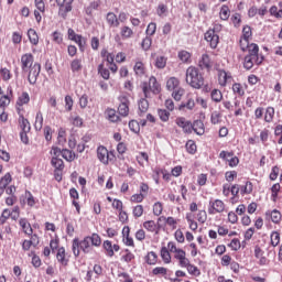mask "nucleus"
<instances>
[{
	"mask_svg": "<svg viewBox=\"0 0 282 282\" xmlns=\"http://www.w3.org/2000/svg\"><path fill=\"white\" fill-rule=\"evenodd\" d=\"M185 80L189 87H193V89H202V87H204V75H202L199 68L195 66H189L186 69Z\"/></svg>",
	"mask_w": 282,
	"mask_h": 282,
	"instance_id": "nucleus-1",
	"label": "nucleus"
},
{
	"mask_svg": "<svg viewBox=\"0 0 282 282\" xmlns=\"http://www.w3.org/2000/svg\"><path fill=\"white\" fill-rule=\"evenodd\" d=\"M91 239L89 236H86L82 241L78 238L73 240L72 250L74 257H80V250L84 254H89L91 252Z\"/></svg>",
	"mask_w": 282,
	"mask_h": 282,
	"instance_id": "nucleus-2",
	"label": "nucleus"
},
{
	"mask_svg": "<svg viewBox=\"0 0 282 282\" xmlns=\"http://www.w3.org/2000/svg\"><path fill=\"white\" fill-rule=\"evenodd\" d=\"M142 91L145 98H151V94H153L154 96H158V94H160L161 91V87H160V83H158V78H155L154 76H151L148 83L147 82L143 83Z\"/></svg>",
	"mask_w": 282,
	"mask_h": 282,
	"instance_id": "nucleus-3",
	"label": "nucleus"
},
{
	"mask_svg": "<svg viewBox=\"0 0 282 282\" xmlns=\"http://www.w3.org/2000/svg\"><path fill=\"white\" fill-rule=\"evenodd\" d=\"M225 210H226V203H224V200L219 198L209 200V205H208L209 215H217L219 213H224Z\"/></svg>",
	"mask_w": 282,
	"mask_h": 282,
	"instance_id": "nucleus-4",
	"label": "nucleus"
},
{
	"mask_svg": "<svg viewBox=\"0 0 282 282\" xmlns=\"http://www.w3.org/2000/svg\"><path fill=\"white\" fill-rule=\"evenodd\" d=\"M58 6V15L62 17V19L67 18V13L72 12V3H74V0H57Z\"/></svg>",
	"mask_w": 282,
	"mask_h": 282,
	"instance_id": "nucleus-5",
	"label": "nucleus"
},
{
	"mask_svg": "<svg viewBox=\"0 0 282 282\" xmlns=\"http://www.w3.org/2000/svg\"><path fill=\"white\" fill-rule=\"evenodd\" d=\"M264 56H252V55H246L243 61V67L245 69H252L254 65H261L264 61Z\"/></svg>",
	"mask_w": 282,
	"mask_h": 282,
	"instance_id": "nucleus-6",
	"label": "nucleus"
},
{
	"mask_svg": "<svg viewBox=\"0 0 282 282\" xmlns=\"http://www.w3.org/2000/svg\"><path fill=\"white\" fill-rule=\"evenodd\" d=\"M26 74L30 85H36V80H39V76L41 74V65L39 63H34L33 67L29 68Z\"/></svg>",
	"mask_w": 282,
	"mask_h": 282,
	"instance_id": "nucleus-7",
	"label": "nucleus"
},
{
	"mask_svg": "<svg viewBox=\"0 0 282 282\" xmlns=\"http://www.w3.org/2000/svg\"><path fill=\"white\" fill-rule=\"evenodd\" d=\"M34 67V55L32 53H25L21 56V69L23 73H28L30 68Z\"/></svg>",
	"mask_w": 282,
	"mask_h": 282,
	"instance_id": "nucleus-8",
	"label": "nucleus"
},
{
	"mask_svg": "<svg viewBox=\"0 0 282 282\" xmlns=\"http://www.w3.org/2000/svg\"><path fill=\"white\" fill-rule=\"evenodd\" d=\"M112 152H109L104 145H99L97 148V159L101 164H109V160H111Z\"/></svg>",
	"mask_w": 282,
	"mask_h": 282,
	"instance_id": "nucleus-9",
	"label": "nucleus"
},
{
	"mask_svg": "<svg viewBox=\"0 0 282 282\" xmlns=\"http://www.w3.org/2000/svg\"><path fill=\"white\" fill-rule=\"evenodd\" d=\"M175 124L180 127L183 132L191 134L193 133V123L189 120H186L184 117H177L175 120Z\"/></svg>",
	"mask_w": 282,
	"mask_h": 282,
	"instance_id": "nucleus-10",
	"label": "nucleus"
},
{
	"mask_svg": "<svg viewBox=\"0 0 282 282\" xmlns=\"http://www.w3.org/2000/svg\"><path fill=\"white\" fill-rule=\"evenodd\" d=\"M205 41H207V43H209L212 50H215L217 47V45H219V35H217L215 30L209 29L205 33Z\"/></svg>",
	"mask_w": 282,
	"mask_h": 282,
	"instance_id": "nucleus-11",
	"label": "nucleus"
},
{
	"mask_svg": "<svg viewBox=\"0 0 282 282\" xmlns=\"http://www.w3.org/2000/svg\"><path fill=\"white\" fill-rule=\"evenodd\" d=\"M228 83H232V74L225 69H218V85H220V87H226Z\"/></svg>",
	"mask_w": 282,
	"mask_h": 282,
	"instance_id": "nucleus-12",
	"label": "nucleus"
},
{
	"mask_svg": "<svg viewBox=\"0 0 282 282\" xmlns=\"http://www.w3.org/2000/svg\"><path fill=\"white\" fill-rule=\"evenodd\" d=\"M254 257L258 259V264L260 265H270V261L265 257V251L261 249V247H254Z\"/></svg>",
	"mask_w": 282,
	"mask_h": 282,
	"instance_id": "nucleus-13",
	"label": "nucleus"
},
{
	"mask_svg": "<svg viewBox=\"0 0 282 282\" xmlns=\"http://www.w3.org/2000/svg\"><path fill=\"white\" fill-rule=\"evenodd\" d=\"M174 259L178 261V265L181 268L188 265V258H186V251H184V249H178L176 252H174Z\"/></svg>",
	"mask_w": 282,
	"mask_h": 282,
	"instance_id": "nucleus-14",
	"label": "nucleus"
},
{
	"mask_svg": "<svg viewBox=\"0 0 282 282\" xmlns=\"http://www.w3.org/2000/svg\"><path fill=\"white\" fill-rule=\"evenodd\" d=\"M19 226L23 230L24 235H28L29 237L34 232L32 225L28 221V218H20Z\"/></svg>",
	"mask_w": 282,
	"mask_h": 282,
	"instance_id": "nucleus-15",
	"label": "nucleus"
},
{
	"mask_svg": "<svg viewBox=\"0 0 282 282\" xmlns=\"http://www.w3.org/2000/svg\"><path fill=\"white\" fill-rule=\"evenodd\" d=\"M192 131L195 132L196 135H204L206 133V128L204 127V121L196 120L192 123Z\"/></svg>",
	"mask_w": 282,
	"mask_h": 282,
	"instance_id": "nucleus-16",
	"label": "nucleus"
},
{
	"mask_svg": "<svg viewBox=\"0 0 282 282\" xmlns=\"http://www.w3.org/2000/svg\"><path fill=\"white\" fill-rule=\"evenodd\" d=\"M56 259H57L58 263H61V265L65 267V265H67L69 263V259H67V253L65 252V248L64 247H61L57 250Z\"/></svg>",
	"mask_w": 282,
	"mask_h": 282,
	"instance_id": "nucleus-17",
	"label": "nucleus"
},
{
	"mask_svg": "<svg viewBox=\"0 0 282 282\" xmlns=\"http://www.w3.org/2000/svg\"><path fill=\"white\" fill-rule=\"evenodd\" d=\"M105 116L109 122H120V116L116 112L113 108H107L105 111Z\"/></svg>",
	"mask_w": 282,
	"mask_h": 282,
	"instance_id": "nucleus-18",
	"label": "nucleus"
},
{
	"mask_svg": "<svg viewBox=\"0 0 282 282\" xmlns=\"http://www.w3.org/2000/svg\"><path fill=\"white\" fill-rule=\"evenodd\" d=\"M12 87H8L7 88V95H3L0 98V107H2L3 109H6V107H8L10 105V99L12 98Z\"/></svg>",
	"mask_w": 282,
	"mask_h": 282,
	"instance_id": "nucleus-19",
	"label": "nucleus"
},
{
	"mask_svg": "<svg viewBox=\"0 0 282 282\" xmlns=\"http://www.w3.org/2000/svg\"><path fill=\"white\" fill-rule=\"evenodd\" d=\"M106 21L110 28H118V25H120V21H118V17L113 12L107 14Z\"/></svg>",
	"mask_w": 282,
	"mask_h": 282,
	"instance_id": "nucleus-20",
	"label": "nucleus"
},
{
	"mask_svg": "<svg viewBox=\"0 0 282 282\" xmlns=\"http://www.w3.org/2000/svg\"><path fill=\"white\" fill-rule=\"evenodd\" d=\"M138 107H139V116H142L149 111V100H147V97L141 98L138 101Z\"/></svg>",
	"mask_w": 282,
	"mask_h": 282,
	"instance_id": "nucleus-21",
	"label": "nucleus"
},
{
	"mask_svg": "<svg viewBox=\"0 0 282 282\" xmlns=\"http://www.w3.org/2000/svg\"><path fill=\"white\" fill-rule=\"evenodd\" d=\"M198 67H200V69H210V56H208V54L202 55V58L198 62Z\"/></svg>",
	"mask_w": 282,
	"mask_h": 282,
	"instance_id": "nucleus-22",
	"label": "nucleus"
},
{
	"mask_svg": "<svg viewBox=\"0 0 282 282\" xmlns=\"http://www.w3.org/2000/svg\"><path fill=\"white\" fill-rule=\"evenodd\" d=\"M70 69L73 74H76L78 72L83 70V59L80 58H75L70 62Z\"/></svg>",
	"mask_w": 282,
	"mask_h": 282,
	"instance_id": "nucleus-23",
	"label": "nucleus"
},
{
	"mask_svg": "<svg viewBox=\"0 0 282 282\" xmlns=\"http://www.w3.org/2000/svg\"><path fill=\"white\" fill-rule=\"evenodd\" d=\"M166 88L169 91H173L180 88V79H177L176 77H170L166 82Z\"/></svg>",
	"mask_w": 282,
	"mask_h": 282,
	"instance_id": "nucleus-24",
	"label": "nucleus"
},
{
	"mask_svg": "<svg viewBox=\"0 0 282 282\" xmlns=\"http://www.w3.org/2000/svg\"><path fill=\"white\" fill-rule=\"evenodd\" d=\"M12 182V175L10 173H7L1 180H0V196L6 191V186Z\"/></svg>",
	"mask_w": 282,
	"mask_h": 282,
	"instance_id": "nucleus-25",
	"label": "nucleus"
},
{
	"mask_svg": "<svg viewBox=\"0 0 282 282\" xmlns=\"http://www.w3.org/2000/svg\"><path fill=\"white\" fill-rule=\"evenodd\" d=\"M51 164L55 169V171H64L65 170V162H63V159L52 158Z\"/></svg>",
	"mask_w": 282,
	"mask_h": 282,
	"instance_id": "nucleus-26",
	"label": "nucleus"
},
{
	"mask_svg": "<svg viewBox=\"0 0 282 282\" xmlns=\"http://www.w3.org/2000/svg\"><path fill=\"white\" fill-rule=\"evenodd\" d=\"M134 259L135 254H133L131 250L126 249L122 251L121 261H123V263H131V261H133Z\"/></svg>",
	"mask_w": 282,
	"mask_h": 282,
	"instance_id": "nucleus-27",
	"label": "nucleus"
},
{
	"mask_svg": "<svg viewBox=\"0 0 282 282\" xmlns=\"http://www.w3.org/2000/svg\"><path fill=\"white\" fill-rule=\"evenodd\" d=\"M144 261L148 263V265H155V263H158V253L154 251L148 252V254L144 257Z\"/></svg>",
	"mask_w": 282,
	"mask_h": 282,
	"instance_id": "nucleus-28",
	"label": "nucleus"
},
{
	"mask_svg": "<svg viewBox=\"0 0 282 282\" xmlns=\"http://www.w3.org/2000/svg\"><path fill=\"white\" fill-rule=\"evenodd\" d=\"M28 36L32 45H39V34L36 33V30L29 29Z\"/></svg>",
	"mask_w": 282,
	"mask_h": 282,
	"instance_id": "nucleus-29",
	"label": "nucleus"
},
{
	"mask_svg": "<svg viewBox=\"0 0 282 282\" xmlns=\"http://www.w3.org/2000/svg\"><path fill=\"white\" fill-rule=\"evenodd\" d=\"M62 158H64L66 162H74L76 160V153L72 152V150L63 149Z\"/></svg>",
	"mask_w": 282,
	"mask_h": 282,
	"instance_id": "nucleus-30",
	"label": "nucleus"
},
{
	"mask_svg": "<svg viewBox=\"0 0 282 282\" xmlns=\"http://www.w3.org/2000/svg\"><path fill=\"white\" fill-rule=\"evenodd\" d=\"M246 52H248L247 56H262L259 54V45L256 43H251L249 47H247Z\"/></svg>",
	"mask_w": 282,
	"mask_h": 282,
	"instance_id": "nucleus-31",
	"label": "nucleus"
},
{
	"mask_svg": "<svg viewBox=\"0 0 282 282\" xmlns=\"http://www.w3.org/2000/svg\"><path fill=\"white\" fill-rule=\"evenodd\" d=\"M210 98L214 102H221L224 100V94H221V90L215 88L210 93Z\"/></svg>",
	"mask_w": 282,
	"mask_h": 282,
	"instance_id": "nucleus-32",
	"label": "nucleus"
},
{
	"mask_svg": "<svg viewBox=\"0 0 282 282\" xmlns=\"http://www.w3.org/2000/svg\"><path fill=\"white\" fill-rule=\"evenodd\" d=\"M88 238L90 239V246H95V248H100L102 245V239L98 234H93L91 236H88Z\"/></svg>",
	"mask_w": 282,
	"mask_h": 282,
	"instance_id": "nucleus-33",
	"label": "nucleus"
},
{
	"mask_svg": "<svg viewBox=\"0 0 282 282\" xmlns=\"http://www.w3.org/2000/svg\"><path fill=\"white\" fill-rule=\"evenodd\" d=\"M156 14L161 19L166 17L169 14V7L164 3H159V6L156 8Z\"/></svg>",
	"mask_w": 282,
	"mask_h": 282,
	"instance_id": "nucleus-34",
	"label": "nucleus"
},
{
	"mask_svg": "<svg viewBox=\"0 0 282 282\" xmlns=\"http://www.w3.org/2000/svg\"><path fill=\"white\" fill-rule=\"evenodd\" d=\"M19 122H20V128L22 129V131L24 133H30V121H28V119H25L23 116H21L19 118Z\"/></svg>",
	"mask_w": 282,
	"mask_h": 282,
	"instance_id": "nucleus-35",
	"label": "nucleus"
},
{
	"mask_svg": "<svg viewBox=\"0 0 282 282\" xmlns=\"http://www.w3.org/2000/svg\"><path fill=\"white\" fill-rule=\"evenodd\" d=\"M274 120V107H267L264 113V122H272Z\"/></svg>",
	"mask_w": 282,
	"mask_h": 282,
	"instance_id": "nucleus-36",
	"label": "nucleus"
},
{
	"mask_svg": "<svg viewBox=\"0 0 282 282\" xmlns=\"http://www.w3.org/2000/svg\"><path fill=\"white\" fill-rule=\"evenodd\" d=\"M158 116L162 122H169L171 112L166 109H158Z\"/></svg>",
	"mask_w": 282,
	"mask_h": 282,
	"instance_id": "nucleus-37",
	"label": "nucleus"
},
{
	"mask_svg": "<svg viewBox=\"0 0 282 282\" xmlns=\"http://www.w3.org/2000/svg\"><path fill=\"white\" fill-rule=\"evenodd\" d=\"M151 45H153V39H151V35H148L142 40L141 47L144 52H149Z\"/></svg>",
	"mask_w": 282,
	"mask_h": 282,
	"instance_id": "nucleus-38",
	"label": "nucleus"
},
{
	"mask_svg": "<svg viewBox=\"0 0 282 282\" xmlns=\"http://www.w3.org/2000/svg\"><path fill=\"white\" fill-rule=\"evenodd\" d=\"M98 74H100V76H101V78H104V80H109L110 73L107 68H105L104 63L98 65Z\"/></svg>",
	"mask_w": 282,
	"mask_h": 282,
	"instance_id": "nucleus-39",
	"label": "nucleus"
},
{
	"mask_svg": "<svg viewBox=\"0 0 282 282\" xmlns=\"http://www.w3.org/2000/svg\"><path fill=\"white\" fill-rule=\"evenodd\" d=\"M143 228L149 232H155V230H158V225L155 224V220H147L143 223Z\"/></svg>",
	"mask_w": 282,
	"mask_h": 282,
	"instance_id": "nucleus-40",
	"label": "nucleus"
},
{
	"mask_svg": "<svg viewBox=\"0 0 282 282\" xmlns=\"http://www.w3.org/2000/svg\"><path fill=\"white\" fill-rule=\"evenodd\" d=\"M28 102H30V94L24 91L18 98L17 105H19V107H23V105H28Z\"/></svg>",
	"mask_w": 282,
	"mask_h": 282,
	"instance_id": "nucleus-41",
	"label": "nucleus"
},
{
	"mask_svg": "<svg viewBox=\"0 0 282 282\" xmlns=\"http://www.w3.org/2000/svg\"><path fill=\"white\" fill-rule=\"evenodd\" d=\"M267 215H270L271 217V221L273 224H279L281 221V212L276 210V209H273L271 213H267Z\"/></svg>",
	"mask_w": 282,
	"mask_h": 282,
	"instance_id": "nucleus-42",
	"label": "nucleus"
},
{
	"mask_svg": "<svg viewBox=\"0 0 282 282\" xmlns=\"http://www.w3.org/2000/svg\"><path fill=\"white\" fill-rule=\"evenodd\" d=\"M231 89L234 94H236V96H243L246 94V90L243 89V86L240 83L232 84Z\"/></svg>",
	"mask_w": 282,
	"mask_h": 282,
	"instance_id": "nucleus-43",
	"label": "nucleus"
},
{
	"mask_svg": "<svg viewBox=\"0 0 282 282\" xmlns=\"http://www.w3.org/2000/svg\"><path fill=\"white\" fill-rule=\"evenodd\" d=\"M34 127L36 131H41V129H43V113L41 111L36 113Z\"/></svg>",
	"mask_w": 282,
	"mask_h": 282,
	"instance_id": "nucleus-44",
	"label": "nucleus"
},
{
	"mask_svg": "<svg viewBox=\"0 0 282 282\" xmlns=\"http://www.w3.org/2000/svg\"><path fill=\"white\" fill-rule=\"evenodd\" d=\"M185 90L182 87H178L176 89L173 90L172 93V98H174V100H176L177 102H180V100H182V96H184Z\"/></svg>",
	"mask_w": 282,
	"mask_h": 282,
	"instance_id": "nucleus-45",
	"label": "nucleus"
},
{
	"mask_svg": "<svg viewBox=\"0 0 282 282\" xmlns=\"http://www.w3.org/2000/svg\"><path fill=\"white\" fill-rule=\"evenodd\" d=\"M0 77L2 78V80H4V83H8V80L12 78V73L7 67L0 68Z\"/></svg>",
	"mask_w": 282,
	"mask_h": 282,
	"instance_id": "nucleus-46",
	"label": "nucleus"
},
{
	"mask_svg": "<svg viewBox=\"0 0 282 282\" xmlns=\"http://www.w3.org/2000/svg\"><path fill=\"white\" fill-rule=\"evenodd\" d=\"M181 268H186V270L189 274H199V269L196 265L191 264V260H187V264H185Z\"/></svg>",
	"mask_w": 282,
	"mask_h": 282,
	"instance_id": "nucleus-47",
	"label": "nucleus"
},
{
	"mask_svg": "<svg viewBox=\"0 0 282 282\" xmlns=\"http://www.w3.org/2000/svg\"><path fill=\"white\" fill-rule=\"evenodd\" d=\"M281 192V184L275 183L273 184V186L271 187V197L273 202H276V197H279V193Z\"/></svg>",
	"mask_w": 282,
	"mask_h": 282,
	"instance_id": "nucleus-48",
	"label": "nucleus"
},
{
	"mask_svg": "<svg viewBox=\"0 0 282 282\" xmlns=\"http://www.w3.org/2000/svg\"><path fill=\"white\" fill-rule=\"evenodd\" d=\"M166 61L167 58L165 56H158L155 59V67L158 69H164V67H166Z\"/></svg>",
	"mask_w": 282,
	"mask_h": 282,
	"instance_id": "nucleus-49",
	"label": "nucleus"
},
{
	"mask_svg": "<svg viewBox=\"0 0 282 282\" xmlns=\"http://www.w3.org/2000/svg\"><path fill=\"white\" fill-rule=\"evenodd\" d=\"M220 19L223 21H228V19H230V9L228 8V6H223L220 9Z\"/></svg>",
	"mask_w": 282,
	"mask_h": 282,
	"instance_id": "nucleus-50",
	"label": "nucleus"
},
{
	"mask_svg": "<svg viewBox=\"0 0 282 282\" xmlns=\"http://www.w3.org/2000/svg\"><path fill=\"white\" fill-rule=\"evenodd\" d=\"M161 259H163L164 263H171V252L166 247L161 249Z\"/></svg>",
	"mask_w": 282,
	"mask_h": 282,
	"instance_id": "nucleus-51",
	"label": "nucleus"
},
{
	"mask_svg": "<svg viewBox=\"0 0 282 282\" xmlns=\"http://www.w3.org/2000/svg\"><path fill=\"white\" fill-rule=\"evenodd\" d=\"M104 249L106 250L108 257H113V245L110 240L104 241Z\"/></svg>",
	"mask_w": 282,
	"mask_h": 282,
	"instance_id": "nucleus-52",
	"label": "nucleus"
},
{
	"mask_svg": "<svg viewBox=\"0 0 282 282\" xmlns=\"http://www.w3.org/2000/svg\"><path fill=\"white\" fill-rule=\"evenodd\" d=\"M279 243H281V235L278 231H273L271 234V246H273V248H276Z\"/></svg>",
	"mask_w": 282,
	"mask_h": 282,
	"instance_id": "nucleus-53",
	"label": "nucleus"
},
{
	"mask_svg": "<svg viewBox=\"0 0 282 282\" xmlns=\"http://www.w3.org/2000/svg\"><path fill=\"white\" fill-rule=\"evenodd\" d=\"M132 215L137 219L142 217V215H144V207L142 205L134 206L133 209H132Z\"/></svg>",
	"mask_w": 282,
	"mask_h": 282,
	"instance_id": "nucleus-54",
	"label": "nucleus"
},
{
	"mask_svg": "<svg viewBox=\"0 0 282 282\" xmlns=\"http://www.w3.org/2000/svg\"><path fill=\"white\" fill-rule=\"evenodd\" d=\"M240 193L241 195H250V193H252V182H246V184L240 188Z\"/></svg>",
	"mask_w": 282,
	"mask_h": 282,
	"instance_id": "nucleus-55",
	"label": "nucleus"
},
{
	"mask_svg": "<svg viewBox=\"0 0 282 282\" xmlns=\"http://www.w3.org/2000/svg\"><path fill=\"white\" fill-rule=\"evenodd\" d=\"M186 151L189 152L192 155L197 152V144H195V141L188 140L186 142Z\"/></svg>",
	"mask_w": 282,
	"mask_h": 282,
	"instance_id": "nucleus-56",
	"label": "nucleus"
},
{
	"mask_svg": "<svg viewBox=\"0 0 282 282\" xmlns=\"http://www.w3.org/2000/svg\"><path fill=\"white\" fill-rule=\"evenodd\" d=\"M239 45H240V50L242 52H246L248 50V47L251 45L250 39L240 36Z\"/></svg>",
	"mask_w": 282,
	"mask_h": 282,
	"instance_id": "nucleus-57",
	"label": "nucleus"
},
{
	"mask_svg": "<svg viewBox=\"0 0 282 282\" xmlns=\"http://www.w3.org/2000/svg\"><path fill=\"white\" fill-rule=\"evenodd\" d=\"M25 199H26V204H28V206H30V208H32L33 206L36 205V198H34V195H32L31 192H25Z\"/></svg>",
	"mask_w": 282,
	"mask_h": 282,
	"instance_id": "nucleus-58",
	"label": "nucleus"
},
{
	"mask_svg": "<svg viewBox=\"0 0 282 282\" xmlns=\"http://www.w3.org/2000/svg\"><path fill=\"white\" fill-rule=\"evenodd\" d=\"M269 12L271 17H275V19H282V9L279 10L276 6H272Z\"/></svg>",
	"mask_w": 282,
	"mask_h": 282,
	"instance_id": "nucleus-59",
	"label": "nucleus"
},
{
	"mask_svg": "<svg viewBox=\"0 0 282 282\" xmlns=\"http://www.w3.org/2000/svg\"><path fill=\"white\" fill-rule=\"evenodd\" d=\"M121 36L122 39H131L133 36V30L129 26L121 28Z\"/></svg>",
	"mask_w": 282,
	"mask_h": 282,
	"instance_id": "nucleus-60",
	"label": "nucleus"
},
{
	"mask_svg": "<svg viewBox=\"0 0 282 282\" xmlns=\"http://www.w3.org/2000/svg\"><path fill=\"white\" fill-rule=\"evenodd\" d=\"M178 58L182 61V63H188V61H191V53L187 51H180Z\"/></svg>",
	"mask_w": 282,
	"mask_h": 282,
	"instance_id": "nucleus-61",
	"label": "nucleus"
},
{
	"mask_svg": "<svg viewBox=\"0 0 282 282\" xmlns=\"http://www.w3.org/2000/svg\"><path fill=\"white\" fill-rule=\"evenodd\" d=\"M134 72H135L137 76H143L144 64L142 62H137L134 65Z\"/></svg>",
	"mask_w": 282,
	"mask_h": 282,
	"instance_id": "nucleus-62",
	"label": "nucleus"
},
{
	"mask_svg": "<svg viewBox=\"0 0 282 282\" xmlns=\"http://www.w3.org/2000/svg\"><path fill=\"white\" fill-rule=\"evenodd\" d=\"M118 112L123 117L127 118L129 116V106L119 104Z\"/></svg>",
	"mask_w": 282,
	"mask_h": 282,
	"instance_id": "nucleus-63",
	"label": "nucleus"
},
{
	"mask_svg": "<svg viewBox=\"0 0 282 282\" xmlns=\"http://www.w3.org/2000/svg\"><path fill=\"white\" fill-rule=\"evenodd\" d=\"M212 124H219L221 122V113L214 111L210 117Z\"/></svg>",
	"mask_w": 282,
	"mask_h": 282,
	"instance_id": "nucleus-64",
	"label": "nucleus"
}]
</instances>
